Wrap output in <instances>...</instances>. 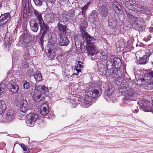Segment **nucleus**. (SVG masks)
<instances>
[{"label":"nucleus","mask_w":153,"mask_h":153,"mask_svg":"<svg viewBox=\"0 0 153 153\" xmlns=\"http://www.w3.org/2000/svg\"><path fill=\"white\" fill-rule=\"evenodd\" d=\"M87 27V23L85 22H84L83 25H81L80 28L81 36L82 38L85 40L87 44L86 48L88 54L91 56H93L97 52L94 43L91 42L92 41L94 40L95 39L91 36L85 30Z\"/></svg>","instance_id":"nucleus-1"},{"label":"nucleus","mask_w":153,"mask_h":153,"mask_svg":"<svg viewBox=\"0 0 153 153\" xmlns=\"http://www.w3.org/2000/svg\"><path fill=\"white\" fill-rule=\"evenodd\" d=\"M119 91L122 94H124L125 95L124 100L126 103L129 102L130 100H131L130 99V97L136 94V91L133 89L127 88L125 86L119 89Z\"/></svg>","instance_id":"nucleus-2"},{"label":"nucleus","mask_w":153,"mask_h":153,"mask_svg":"<svg viewBox=\"0 0 153 153\" xmlns=\"http://www.w3.org/2000/svg\"><path fill=\"white\" fill-rule=\"evenodd\" d=\"M140 108L145 111L152 112L153 113V100L152 102L145 99L139 100L138 102Z\"/></svg>","instance_id":"nucleus-3"},{"label":"nucleus","mask_w":153,"mask_h":153,"mask_svg":"<svg viewBox=\"0 0 153 153\" xmlns=\"http://www.w3.org/2000/svg\"><path fill=\"white\" fill-rule=\"evenodd\" d=\"M26 123L28 126L33 127L34 126L35 122L38 119V115L33 113L31 112L27 116Z\"/></svg>","instance_id":"nucleus-4"},{"label":"nucleus","mask_w":153,"mask_h":153,"mask_svg":"<svg viewBox=\"0 0 153 153\" xmlns=\"http://www.w3.org/2000/svg\"><path fill=\"white\" fill-rule=\"evenodd\" d=\"M126 14L128 17L130 19V22L132 24L133 28L136 30L140 28L141 27L139 24L140 22L138 20L137 18L134 16L127 12H126Z\"/></svg>","instance_id":"nucleus-5"},{"label":"nucleus","mask_w":153,"mask_h":153,"mask_svg":"<svg viewBox=\"0 0 153 153\" xmlns=\"http://www.w3.org/2000/svg\"><path fill=\"white\" fill-rule=\"evenodd\" d=\"M30 105L26 100H23L20 102L19 110L23 113H26L30 109Z\"/></svg>","instance_id":"nucleus-6"},{"label":"nucleus","mask_w":153,"mask_h":153,"mask_svg":"<svg viewBox=\"0 0 153 153\" xmlns=\"http://www.w3.org/2000/svg\"><path fill=\"white\" fill-rule=\"evenodd\" d=\"M85 94L87 96L91 98L92 97L95 98L99 96V92L97 90L93 88H90L85 91Z\"/></svg>","instance_id":"nucleus-7"},{"label":"nucleus","mask_w":153,"mask_h":153,"mask_svg":"<svg viewBox=\"0 0 153 153\" xmlns=\"http://www.w3.org/2000/svg\"><path fill=\"white\" fill-rule=\"evenodd\" d=\"M31 37L28 34H24L20 36V42L25 45L30 43L31 42Z\"/></svg>","instance_id":"nucleus-8"},{"label":"nucleus","mask_w":153,"mask_h":153,"mask_svg":"<svg viewBox=\"0 0 153 153\" xmlns=\"http://www.w3.org/2000/svg\"><path fill=\"white\" fill-rule=\"evenodd\" d=\"M34 92L36 91L41 93V94L46 93L48 92V89L44 85H36L35 86Z\"/></svg>","instance_id":"nucleus-9"},{"label":"nucleus","mask_w":153,"mask_h":153,"mask_svg":"<svg viewBox=\"0 0 153 153\" xmlns=\"http://www.w3.org/2000/svg\"><path fill=\"white\" fill-rule=\"evenodd\" d=\"M56 49L55 46L51 45L46 53L47 56L51 59H53L56 55Z\"/></svg>","instance_id":"nucleus-10"},{"label":"nucleus","mask_w":153,"mask_h":153,"mask_svg":"<svg viewBox=\"0 0 153 153\" xmlns=\"http://www.w3.org/2000/svg\"><path fill=\"white\" fill-rule=\"evenodd\" d=\"M10 19L9 13L2 14L0 16V26L5 24Z\"/></svg>","instance_id":"nucleus-11"},{"label":"nucleus","mask_w":153,"mask_h":153,"mask_svg":"<svg viewBox=\"0 0 153 153\" xmlns=\"http://www.w3.org/2000/svg\"><path fill=\"white\" fill-rule=\"evenodd\" d=\"M15 114L16 113L13 110H10L8 111L6 116L7 120L9 121H12L14 118Z\"/></svg>","instance_id":"nucleus-12"},{"label":"nucleus","mask_w":153,"mask_h":153,"mask_svg":"<svg viewBox=\"0 0 153 153\" xmlns=\"http://www.w3.org/2000/svg\"><path fill=\"white\" fill-rule=\"evenodd\" d=\"M48 106L46 103L42 104L40 107V113L43 115H45L48 113Z\"/></svg>","instance_id":"nucleus-13"},{"label":"nucleus","mask_w":153,"mask_h":153,"mask_svg":"<svg viewBox=\"0 0 153 153\" xmlns=\"http://www.w3.org/2000/svg\"><path fill=\"white\" fill-rule=\"evenodd\" d=\"M114 70L112 74L113 77L114 78L115 81L118 79L119 78H121L123 76V73L121 72L120 70L117 69Z\"/></svg>","instance_id":"nucleus-14"},{"label":"nucleus","mask_w":153,"mask_h":153,"mask_svg":"<svg viewBox=\"0 0 153 153\" xmlns=\"http://www.w3.org/2000/svg\"><path fill=\"white\" fill-rule=\"evenodd\" d=\"M19 86L16 84L10 83L8 85V89L13 94L17 93L19 89Z\"/></svg>","instance_id":"nucleus-15"},{"label":"nucleus","mask_w":153,"mask_h":153,"mask_svg":"<svg viewBox=\"0 0 153 153\" xmlns=\"http://www.w3.org/2000/svg\"><path fill=\"white\" fill-rule=\"evenodd\" d=\"M40 25V26L41 28V31L42 30H44V31L43 32V33L42 34V35L40 39V40L41 41L42 38L44 37V35L46 34L47 32L49 30V28L47 26L46 24L43 21L42 23H39Z\"/></svg>","instance_id":"nucleus-16"},{"label":"nucleus","mask_w":153,"mask_h":153,"mask_svg":"<svg viewBox=\"0 0 153 153\" xmlns=\"http://www.w3.org/2000/svg\"><path fill=\"white\" fill-rule=\"evenodd\" d=\"M30 27L32 30L35 32H36L38 30V24L35 20H31L30 22Z\"/></svg>","instance_id":"nucleus-17"},{"label":"nucleus","mask_w":153,"mask_h":153,"mask_svg":"<svg viewBox=\"0 0 153 153\" xmlns=\"http://www.w3.org/2000/svg\"><path fill=\"white\" fill-rule=\"evenodd\" d=\"M113 64L114 68L118 69L121 66V62L120 59L119 58H115L113 60Z\"/></svg>","instance_id":"nucleus-18"},{"label":"nucleus","mask_w":153,"mask_h":153,"mask_svg":"<svg viewBox=\"0 0 153 153\" xmlns=\"http://www.w3.org/2000/svg\"><path fill=\"white\" fill-rule=\"evenodd\" d=\"M7 108L5 102L3 100H0V115L3 114Z\"/></svg>","instance_id":"nucleus-19"},{"label":"nucleus","mask_w":153,"mask_h":153,"mask_svg":"<svg viewBox=\"0 0 153 153\" xmlns=\"http://www.w3.org/2000/svg\"><path fill=\"white\" fill-rule=\"evenodd\" d=\"M115 83L118 85L120 86L121 88L126 86L127 83L126 81L122 77L116 80Z\"/></svg>","instance_id":"nucleus-20"},{"label":"nucleus","mask_w":153,"mask_h":153,"mask_svg":"<svg viewBox=\"0 0 153 153\" xmlns=\"http://www.w3.org/2000/svg\"><path fill=\"white\" fill-rule=\"evenodd\" d=\"M69 43L68 40L66 37H62L59 42V44L61 46H66Z\"/></svg>","instance_id":"nucleus-21"},{"label":"nucleus","mask_w":153,"mask_h":153,"mask_svg":"<svg viewBox=\"0 0 153 153\" xmlns=\"http://www.w3.org/2000/svg\"><path fill=\"white\" fill-rule=\"evenodd\" d=\"M149 60V57L147 55H144L143 57L140 58L137 61L138 63L140 64H146Z\"/></svg>","instance_id":"nucleus-22"},{"label":"nucleus","mask_w":153,"mask_h":153,"mask_svg":"<svg viewBox=\"0 0 153 153\" xmlns=\"http://www.w3.org/2000/svg\"><path fill=\"white\" fill-rule=\"evenodd\" d=\"M58 29L61 34H65L66 33L65 26L59 23L58 24Z\"/></svg>","instance_id":"nucleus-23"},{"label":"nucleus","mask_w":153,"mask_h":153,"mask_svg":"<svg viewBox=\"0 0 153 153\" xmlns=\"http://www.w3.org/2000/svg\"><path fill=\"white\" fill-rule=\"evenodd\" d=\"M34 78L36 82H39L42 80V77L40 72L36 71L34 75Z\"/></svg>","instance_id":"nucleus-24"},{"label":"nucleus","mask_w":153,"mask_h":153,"mask_svg":"<svg viewBox=\"0 0 153 153\" xmlns=\"http://www.w3.org/2000/svg\"><path fill=\"white\" fill-rule=\"evenodd\" d=\"M33 98L34 101L36 102H39L43 99L41 97V95L40 94H36L35 93L33 94Z\"/></svg>","instance_id":"nucleus-25"},{"label":"nucleus","mask_w":153,"mask_h":153,"mask_svg":"<svg viewBox=\"0 0 153 153\" xmlns=\"http://www.w3.org/2000/svg\"><path fill=\"white\" fill-rule=\"evenodd\" d=\"M34 13L38 20L39 21V23H42V22L44 21L42 19L41 13L38 12V11L36 10H35Z\"/></svg>","instance_id":"nucleus-26"},{"label":"nucleus","mask_w":153,"mask_h":153,"mask_svg":"<svg viewBox=\"0 0 153 153\" xmlns=\"http://www.w3.org/2000/svg\"><path fill=\"white\" fill-rule=\"evenodd\" d=\"M5 85L3 83L0 84V97L5 92Z\"/></svg>","instance_id":"nucleus-27"},{"label":"nucleus","mask_w":153,"mask_h":153,"mask_svg":"<svg viewBox=\"0 0 153 153\" xmlns=\"http://www.w3.org/2000/svg\"><path fill=\"white\" fill-rule=\"evenodd\" d=\"M114 67V66L112 62L110 60L108 61L107 62V69L109 70H110Z\"/></svg>","instance_id":"nucleus-28"},{"label":"nucleus","mask_w":153,"mask_h":153,"mask_svg":"<svg viewBox=\"0 0 153 153\" xmlns=\"http://www.w3.org/2000/svg\"><path fill=\"white\" fill-rule=\"evenodd\" d=\"M100 57L101 59L103 60L107 59L108 58L107 52L105 51L102 52L100 54Z\"/></svg>","instance_id":"nucleus-29"},{"label":"nucleus","mask_w":153,"mask_h":153,"mask_svg":"<svg viewBox=\"0 0 153 153\" xmlns=\"http://www.w3.org/2000/svg\"><path fill=\"white\" fill-rule=\"evenodd\" d=\"M92 99L91 98L87 96L85 98L83 101V103L85 105H87L90 103Z\"/></svg>","instance_id":"nucleus-30"},{"label":"nucleus","mask_w":153,"mask_h":153,"mask_svg":"<svg viewBox=\"0 0 153 153\" xmlns=\"http://www.w3.org/2000/svg\"><path fill=\"white\" fill-rule=\"evenodd\" d=\"M114 88L112 85H110L108 86L107 91L108 95L112 94L114 91Z\"/></svg>","instance_id":"nucleus-31"},{"label":"nucleus","mask_w":153,"mask_h":153,"mask_svg":"<svg viewBox=\"0 0 153 153\" xmlns=\"http://www.w3.org/2000/svg\"><path fill=\"white\" fill-rule=\"evenodd\" d=\"M99 65H98V70L99 71V72H100V74L102 75L104 73V72H105V70L104 68V66L102 64H100V67H99Z\"/></svg>","instance_id":"nucleus-32"},{"label":"nucleus","mask_w":153,"mask_h":153,"mask_svg":"<svg viewBox=\"0 0 153 153\" xmlns=\"http://www.w3.org/2000/svg\"><path fill=\"white\" fill-rule=\"evenodd\" d=\"M82 62L80 61H79L78 62V64H77V67L75 69L77 71V73H79L80 71V68L82 67V66L81 65Z\"/></svg>","instance_id":"nucleus-33"},{"label":"nucleus","mask_w":153,"mask_h":153,"mask_svg":"<svg viewBox=\"0 0 153 153\" xmlns=\"http://www.w3.org/2000/svg\"><path fill=\"white\" fill-rule=\"evenodd\" d=\"M55 35L53 33H50L48 35L49 39L53 41L55 40Z\"/></svg>","instance_id":"nucleus-34"},{"label":"nucleus","mask_w":153,"mask_h":153,"mask_svg":"<svg viewBox=\"0 0 153 153\" xmlns=\"http://www.w3.org/2000/svg\"><path fill=\"white\" fill-rule=\"evenodd\" d=\"M125 5L128 10L133 9V8H131L132 6V4L130 2V0L126 1L125 3Z\"/></svg>","instance_id":"nucleus-35"},{"label":"nucleus","mask_w":153,"mask_h":153,"mask_svg":"<svg viewBox=\"0 0 153 153\" xmlns=\"http://www.w3.org/2000/svg\"><path fill=\"white\" fill-rule=\"evenodd\" d=\"M46 17H48L50 20L55 19L56 18L55 15L52 13L48 14L46 15Z\"/></svg>","instance_id":"nucleus-36"},{"label":"nucleus","mask_w":153,"mask_h":153,"mask_svg":"<svg viewBox=\"0 0 153 153\" xmlns=\"http://www.w3.org/2000/svg\"><path fill=\"white\" fill-rule=\"evenodd\" d=\"M151 38V35L149 33L146 34L144 38L143 39L144 41L145 42H147L150 40Z\"/></svg>","instance_id":"nucleus-37"},{"label":"nucleus","mask_w":153,"mask_h":153,"mask_svg":"<svg viewBox=\"0 0 153 153\" xmlns=\"http://www.w3.org/2000/svg\"><path fill=\"white\" fill-rule=\"evenodd\" d=\"M35 4L38 6H40L42 4L43 0H33Z\"/></svg>","instance_id":"nucleus-38"},{"label":"nucleus","mask_w":153,"mask_h":153,"mask_svg":"<svg viewBox=\"0 0 153 153\" xmlns=\"http://www.w3.org/2000/svg\"><path fill=\"white\" fill-rule=\"evenodd\" d=\"M30 49L27 48V50H28V52L31 55H33L35 54V51L33 48H31L30 46Z\"/></svg>","instance_id":"nucleus-39"},{"label":"nucleus","mask_w":153,"mask_h":153,"mask_svg":"<svg viewBox=\"0 0 153 153\" xmlns=\"http://www.w3.org/2000/svg\"><path fill=\"white\" fill-rule=\"evenodd\" d=\"M145 74H147L149 76L153 77V71H151L150 70L144 71Z\"/></svg>","instance_id":"nucleus-40"},{"label":"nucleus","mask_w":153,"mask_h":153,"mask_svg":"<svg viewBox=\"0 0 153 153\" xmlns=\"http://www.w3.org/2000/svg\"><path fill=\"white\" fill-rule=\"evenodd\" d=\"M70 6L69 5H68L67 3H65L64 4L60 6V8L61 9H71V8L70 7Z\"/></svg>","instance_id":"nucleus-41"},{"label":"nucleus","mask_w":153,"mask_h":153,"mask_svg":"<svg viewBox=\"0 0 153 153\" xmlns=\"http://www.w3.org/2000/svg\"><path fill=\"white\" fill-rule=\"evenodd\" d=\"M30 83L28 82H26L24 84L23 86L25 88L28 89L30 87Z\"/></svg>","instance_id":"nucleus-42"},{"label":"nucleus","mask_w":153,"mask_h":153,"mask_svg":"<svg viewBox=\"0 0 153 153\" xmlns=\"http://www.w3.org/2000/svg\"><path fill=\"white\" fill-rule=\"evenodd\" d=\"M21 146L22 148L24 151H27V149H28L27 147L24 144H21Z\"/></svg>","instance_id":"nucleus-43"},{"label":"nucleus","mask_w":153,"mask_h":153,"mask_svg":"<svg viewBox=\"0 0 153 153\" xmlns=\"http://www.w3.org/2000/svg\"><path fill=\"white\" fill-rule=\"evenodd\" d=\"M7 121L6 118L4 119L2 117V115H0V122H5Z\"/></svg>","instance_id":"nucleus-44"},{"label":"nucleus","mask_w":153,"mask_h":153,"mask_svg":"<svg viewBox=\"0 0 153 153\" xmlns=\"http://www.w3.org/2000/svg\"><path fill=\"white\" fill-rule=\"evenodd\" d=\"M116 4H114V5L113 6V9L114 10H115L116 9H117V10H120V6L119 5H117L116 6H115V5Z\"/></svg>","instance_id":"nucleus-45"},{"label":"nucleus","mask_w":153,"mask_h":153,"mask_svg":"<svg viewBox=\"0 0 153 153\" xmlns=\"http://www.w3.org/2000/svg\"><path fill=\"white\" fill-rule=\"evenodd\" d=\"M95 18L94 17H93L91 15V16L90 17L89 20L91 22H94L95 20Z\"/></svg>","instance_id":"nucleus-46"},{"label":"nucleus","mask_w":153,"mask_h":153,"mask_svg":"<svg viewBox=\"0 0 153 153\" xmlns=\"http://www.w3.org/2000/svg\"><path fill=\"white\" fill-rule=\"evenodd\" d=\"M47 3H50L51 4H52L54 3L56 0H46Z\"/></svg>","instance_id":"nucleus-47"},{"label":"nucleus","mask_w":153,"mask_h":153,"mask_svg":"<svg viewBox=\"0 0 153 153\" xmlns=\"http://www.w3.org/2000/svg\"><path fill=\"white\" fill-rule=\"evenodd\" d=\"M48 116L50 118H52L54 117V116L53 115L52 113H50L48 114Z\"/></svg>","instance_id":"nucleus-48"},{"label":"nucleus","mask_w":153,"mask_h":153,"mask_svg":"<svg viewBox=\"0 0 153 153\" xmlns=\"http://www.w3.org/2000/svg\"><path fill=\"white\" fill-rule=\"evenodd\" d=\"M89 5V3H88L84 7H83L82 8V10H85L87 8H88V7Z\"/></svg>","instance_id":"nucleus-49"},{"label":"nucleus","mask_w":153,"mask_h":153,"mask_svg":"<svg viewBox=\"0 0 153 153\" xmlns=\"http://www.w3.org/2000/svg\"><path fill=\"white\" fill-rule=\"evenodd\" d=\"M26 62L25 63H24L22 64V65H24L25 66V68H27L28 67V63H26Z\"/></svg>","instance_id":"nucleus-50"},{"label":"nucleus","mask_w":153,"mask_h":153,"mask_svg":"<svg viewBox=\"0 0 153 153\" xmlns=\"http://www.w3.org/2000/svg\"><path fill=\"white\" fill-rule=\"evenodd\" d=\"M22 8H23V10H27L26 4H23L22 5Z\"/></svg>","instance_id":"nucleus-51"},{"label":"nucleus","mask_w":153,"mask_h":153,"mask_svg":"<svg viewBox=\"0 0 153 153\" xmlns=\"http://www.w3.org/2000/svg\"><path fill=\"white\" fill-rule=\"evenodd\" d=\"M138 109L137 108V109H136L134 110V112L135 113H138Z\"/></svg>","instance_id":"nucleus-52"},{"label":"nucleus","mask_w":153,"mask_h":153,"mask_svg":"<svg viewBox=\"0 0 153 153\" xmlns=\"http://www.w3.org/2000/svg\"><path fill=\"white\" fill-rule=\"evenodd\" d=\"M149 30L150 33L153 32V28L152 27H150Z\"/></svg>","instance_id":"nucleus-53"},{"label":"nucleus","mask_w":153,"mask_h":153,"mask_svg":"<svg viewBox=\"0 0 153 153\" xmlns=\"http://www.w3.org/2000/svg\"><path fill=\"white\" fill-rule=\"evenodd\" d=\"M130 2L132 4H135V1L134 0H130Z\"/></svg>","instance_id":"nucleus-54"},{"label":"nucleus","mask_w":153,"mask_h":153,"mask_svg":"<svg viewBox=\"0 0 153 153\" xmlns=\"http://www.w3.org/2000/svg\"><path fill=\"white\" fill-rule=\"evenodd\" d=\"M27 12V10H24V14H25V13Z\"/></svg>","instance_id":"nucleus-55"},{"label":"nucleus","mask_w":153,"mask_h":153,"mask_svg":"<svg viewBox=\"0 0 153 153\" xmlns=\"http://www.w3.org/2000/svg\"><path fill=\"white\" fill-rule=\"evenodd\" d=\"M65 56V54H62L61 55V57H62L63 56Z\"/></svg>","instance_id":"nucleus-56"},{"label":"nucleus","mask_w":153,"mask_h":153,"mask_svg":"<svg viewBox=\"0 0 153 153\" xmlns=\"http://www.w3.org/2000/svg\"><path fill=\"white\" fill-rule=\"evenodd\" d=\"M95 13V11H94H94H93L92 13Z\"/></svg>","instance_id":"nucleus-57"},{"label":"nucleus","mask_w":153,"mask_h":153,"mask_svg":"<svg viewBox=\"0 0 153 153\" xmlns=\"http://www.w3.org/2000/svg\"><path fill=\"white\" fill-rule=\"evenodd\" d=\"M141 81V80H140L138 81L139 82H140V81Z\"/></svg>","instance_id":"nucleus-58"},{"label":"nucleus","mask_w":153,"mask_h":153,"mask_svg":"<svg viewBox=\"0 0 153 153\" xmlns=\"http://www.w3.org/2000/svg\"><path fill=\"white\" fill-rule=\"evenodd\" d=\"M75 74L77 75V74H76V73H75Z\"/></svg>","instance_id":"nucleus-59"},{"label":"nucleus","mask_w":153,"mask_h":153,"mask_svg":"<svg viewBox=\"0 0 153 153\" xmlns=\"http://www.w3.org/2000/svg\"><path fill=\"white\" fill-rule=\"evenodd\" d=\"M119 48H117V49H118Z\"/></svg>","instance_id":"nucleus-60"},{"label":"nucleus","mask_w":153,"mask_h":153,"mask_svg":"<svg viewBox=\"0 0 153 153\" xmlns=\"http://www.w3.org/2000/svg\"><path fill=\"white\" fill-rule=\"evenodd\" d=\"M24 153H26V152H25Z\"/></svg>","instance_id":"nucleus-61"}]
</instances>
